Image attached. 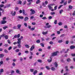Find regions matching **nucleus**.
Here are the masks:
<instances>
[{"mask_svg": "<svg viewBox=\"0 0 75 75\" xmlns=\"http://www.w3.org/2000/svg\"><path fill=\"white\" fill-rule=\"evenodd\" d=\"M46 26H45L44 27V28H50V27H51L50 25H49V23H47L46 24Z\"/></svg>", "mask_w": 75, "mask_h": 75, "instance_id": "nucleus-1", "label": "nucleus"}, {"mask_svg": "<svg viewBox=\"0 0 75 75\" xmlns=\"http://www.w3.org/2000/svg\"><path fill=\"white\" fill-rule=\"evenodd\" d=\"M57 52H58V51H57L56 52L52 53V57H54V56H57Z\"/></svg>", "mask_w": 75, "mask_h": 75, "instance_id": "nucleus-2", "label": "nucleus"}, {"mask_svg": "<svg viewBox=\"0 0 75 75\" xmlns=\"http://www.w3.org/2000/svg\"><path fill=\"white\" fill-rule=\"evenodd\" d=\"M34 48H35V46H34V45H33L32 46L31 48H30V51H33V50Z\"/></svg>", "mask_w": 75, "mask_h": 75, "instance_id": "nucleus-3", "label": "nucleus"}, {"mask_svg": "<svg viewBox=\"0 0 75 75\" xmlns=\"http://www.w3.org/2000/svg\"><path fill=\"white\" fill-rule=\"evenodd\" d=\"M17 40V44H21V38H18Z\"/></svg>", "mask_w": 75, "mask_h": 75, "instance_id": "nucleus-4", "label": "nucleus"}, {"mask_svg": "<svg viewBox=\"0 0 75 75\" xmlns=\"http://www.w3.org/2000/svg\"><path fill=\"white\" fill-rule=\"evenodd\" d=\"M16 14V11H14L13 13V11H11V14H12V16H15Z\"/></svg>", "mask_w": 75, "mask_h": 75, "instance_id": "nucleus-5", "label": "nucleus"}, {"mask_svg": "<svg viewBox=\"0 0 75 75\" xmlns=\"http://www.w3.org/2000/svg\"><path fill=\"white\" fill-rule=\"evenodd\" d=\"M30 11L32 12V13H30V14H35V11L33 10V9H31Z\"/></svg>", "mask_w": 75, "mask_h": 75, "instance_id": "nucleus-6", "label": "nucleus"}, {"mask_svg": "<svg viewBox=\"0 0 75 75\" xmlns=\"http://www.w3.org/2000/svg\"><path fill=\"white\" fill-rule=\"evenodd\" d=\"M75 46L73 45H71L70 47V48L71 50H74L75 49Z\"/></svg>", "mask_w": 75, "mask_h": 75, "instance_id": "nucleus-7", "label": "nucleus"}, {"mask_svg": "<svg viewBox=\"0 0 75 75\" xmlns=\"http://www.w3.org/2000/svg\"><path fill=\"white\" fill-rule=\"evenodd\" d=\"M48 31H46V32H42V34L43 35H46V34H48Z\"/></svg>", "mask_w": 75, "mask_h": 75, "instance_id": "nucleus-8", "label": "nucleus"}, {"mask_svg": "<svg viewBox=\"0 0 75 75\" xmlns=\"http://www.w3.org/2000/svg\"><path fill=\"white\" fill-rule=\"evenodd\" d=\"M7 23V21H1V24H4L6 23Z\"/></svg>", "mask_w": 75, "mask_h": 75, "instance_id": "nucleus-9", "label": "nucleus"}, {"mask_svg": "<svg viewBox=\"0 0 75 75\" xmlns=\"http://www.w3.org/2000/svg\"><path fill=\"white\" fill-rule=\"evenodd\" d=\"M16 72L17 74H21V73L20 72V70L18 69L16 70Z\"/></svg>", "mask_w": 75, "mask_h": 75, "instance_id": "nucleus-10", "label": "nucleus"}, {"mask_svg": "<svg viewBox=\"0 0 75 75\" xmlns=\"http://www.w3.org/2000/svg\"><path fill=\"white\" fill-rule=\"evenodd\" d=\"M28 19H29L28 18V17H25V18L24 21H28Z\"/></svg>", "mask_w": 75, "mask_h": 75, "instance_id": "nucleus-11", "label": "nucleus"}, {"mask_svg": "<svg viewBox=\"0 0 75 75\" xmlns=\"http://www.w3.org/2000/svg\"><path fill=\"white\" fill-rule=\"evenodd\" d=\"M54 65L56 68H57V67H58V63H57V62H55L54 63Z\"/></svg>", "mask_w": 75, "mask_h": 75, "instance_id": "nucleus-12", "label": "nucleus"}, {"mask_svg": "<svg viewBox=\"0 0 75 75\" xmlns=\"http://www.w3.org/2000/svg\"><path fill=\"white\" fill-rule=\"evenodd\" d=\"M21 27V25L20 24L18 25L17 26V27H18V29H20Z\"/></svg>", "mask_w": 75, "mask_h": 75, "instance_id": "nucleus-13", "label": "nucleus"}, {"mask_svg": "<svg viewBox=\"0 0 75 75\" xmlns=\"http://www.w3.org/2000/svg\"><path fill=\"white\" fill-rule=\"evenodd\" d=\"M38 72V71H37V70H35L34 72L33 73V74L34 75H35V74L37 73Z\"/></svg>", "mask_w": 75, "mask_h": 75, "instance_id": "nucleus-14", "label": "nucleus"}, {"mask_svg": "<svg viewBox=\"0 0 75 75\" xmlns=\"http://www.w3.org/2000/svg\"><path fill=\"white\" fill-rule=\"evenodd\" d=\"M4 55L3 54H0V58H3Z\"/></svg>", "mask_w": 75, "mask_h": 75, "instance_id": "nucleus-15", "label": "nucleus"}, {"mask_svg": "<svg viewBox=\"0 0 75 75\" xmlns=\"http://www.w3.org/2000/svg\"><path fill=\"white\" fill-rule=\"evenodd\" d=\"M51 69L52 70V71H54L55 70V68L54 67H52L51 68Z\"/></svg>", "mask_w": 75, "mask_h": 75, "instance_id": "nucleus-16", "label": "nucleus"}, {"mask_svg": "<svg viewBox=\"0 0 75 75\" xmlns=\"http://www.w3.org/2000/svg\"><path fill=\"white\" fill-rule=\"evenodd\" d=\"M18 18H20V19H23V18H24V17H23V16H18Z\"/></svg>", "mask_w": 75, "mask_h": 75, "instance_id": "nucleus-17", "label": "nucleus"}, {"mask_svg": "<svg viewBox=\"0 0 75 75\" xmlns=\"http://www.w3.org/2000/svg\"><path fill=\"white\" fill-rule=\"evenodd\" d=\"M5 38L6 40H7V39L8 38V36L7 35H5Z\"/></svg>", "mask_w": 75, "mask_h": 75, "instance_id": "nucleus-18", "label": "nucleus"}, {"mask_svg": "<svg viewBox=\"0 0 75 75\" xmlns=\"http://www.w3.org/2000/svg\"><path fill=\"white\" fill-rule=\"evenodd\" d=\"M30 71L31 72H33L34 71V69H30Z\"/></svg>", "mask_w": 75, "mask_h": 75, "instance_id": "nucleus-19", "label": "nucleus"}, {"mask_svg": "<svg viewBox=\"0 0 75 75\" xmlns=\"http://www.w3.org/2000/svg\"><path fill=\"white\" fill-rule=\"evenodd\" d=\"M38 62H40V63H42V61L40 59H38Z\"/></svg>", "mask_w": 75, "mask_h": 75, "instance_id": "nucleus-20", "label": "nucleus"}, {"mask_svg": "<svg viewBox=\"0 0 75 75\" xmlns=\"http://www.w3.org/2000/svg\"><path fill=\"white\" fill-rule=\"evenodd\" d=\"M63 11H64V10H63L62 9L60 11H59V13L60 14H61L63 12Z\"/></svg>", "mask_w": 75, "mask_h": 75, "instance_id": "nucleus-21", "label": "nucleus"}, {"mask_svg": "<svg viewBox=\"0 0 75 75\" xmlns=\"http://www.w3.org/2000/svg\"><path fill=\"white\" fill-rule=\"evenodd\" d=\"M8 28V27L5 26L3 27V29H4V30H6V28Z\"/></svg>", "mask_w": 75, "mask_h": 75, "instance_id": "nucleus-22", "label": "nucleus"}, {"mask_svg": "<svg viewBox=\"0 0 75 75\" xmlns=\"http://www.w3.org/2000/svg\"><path fill=\"white\" fill-rule=\"evenodd\" d=\"M72 6H71V5H69V9H72Z\"/></svg>", "mask_w": 75, "mask_h": 75, "instance_id": "nucleus-23", "label": "nucleus"}, {"mask_svg": "<svg viewBox=\"0 0 75 75\" xmlns=\"http://www.w3.org/2000/svg\"><path fill=\"white\" fill-rule=\"evenodd\" d=\"M25 47L26 48H29V47H30V46H29V45H28V44H26L25 45Z\"/></svg>", "mask_w": 75, "mask_h": 75, "instance_id": "nucleus-24", "label": "nucleus"}, {"mask_svg": "<svg viewBox=\"0 0 75 75\" xmlns=\"http://www.w3.org/2000/svg\"><path fill=\"white\" fill-rule=\"evenodd\" d=\"M17 38H20V34H18L17 35H16Z\"/></svg>", "mask_w": 75, "mask_h": 75, "instance_id": "nucleus-25", "label": "nucleus"}, {"mask_svg": "<svg viewBox=\"0 0 75 75\" xmlns=\"http://www.w3.org/2000/svg\"><path fill=\"white\" fill-rule=\"evenodd\" d=\"M4 52H5V53H8V51H7V50L5 49L4 50Z\"/></svg>", "mask_w": 75, "mask_h": 75, "instance_id": "nucleus-26", "label": "nucleus"}, {"mask_svg": "<svg viewBox=\"0 0 75 75\" xmlns=\"http://www.w3.org/2000/svg\"><path fill=\"white\" fill-rule=\"evenodd\" d=\"M46 68L47 69V70H50V67L48 66H46Z\"/></svg>", "mask_w": 75, "mask_h": 75, "instance_id": "nucleus-27", "label": "nucleus"}, {"mask_svg": "<svg viewBox=\"0 0 75 75\" xmlns=\"http://www.w3.org/2000/svg\"><path fill=\"white\" fill-rule=\"evenodd\" d=\"M5 36H6V35L4 34H2L1 35H0V37H5Z\"/></svg>", "mask_w": 75, "mask_h": 75, "instance_id": "nucleus-28", "label": "nucleus"}, {"mask_svg": "<svg viewBox=\"0 0 75 75\" xmlns=\"http://www.w3.org/2000/svg\"><path fill=\"white\" fill-rule=\"evenodd\" d=\"M48 18V20H51L52 19V17L51 16H49Z\"/></svg>", "mask_w": 75, "mask_h": 75, "instance_id": "nucleus-29", "label": "nucleus"}, {"mask_svg": "<svg viewBox=\"0 0 75 75\" xmlns=\"http://www.w3.org/2000/svg\"><path fill=\"white\" fill-rule=\"evenodd\" d=\"M62 40H59L58 41V42L59 43H61V42H62Z\"/></svg>", "mask_w": 75, "mask_h": 75, "instance_id": "nucleus-30", "label": "nucleus"}, {"mask_svg": "<svg viewBox=\"0 0 75 75\" xmlns=\"http://www.w3.org/2000/svg\"><path fill=\"white\" fill-rule=\"evenodd\" d=\"M18 47L19 48H20L21 47V45H20V44H18Z\"/></svg>", "mask_w": 75, "mask_h": 75, "instance_id": "nucleus-31", "label": "nucleus"}, {"mask_svg": "<svg viewBox=\"0 0 75 75\" xmlns=\"http://www.w3.org/2000/svg\"><path fill=\"white\" fill-rule=\"evenodd\" d=\"M62 6H63V5H60V6L58 7V9H60V8H61V7H62Z\"/></svg>", "mask_w": 75, "mask_h": 75, "instance_id": "nucleus-32", "label": "nucleus"}, {"mask_svg": "<svg viewBox=\"0 0 75 75\" xmlns=\"http://www.w3.org/2000/svg\"><path fill=\"white\" fill-rule=\"evenodd\" d=\"M23 14L24 15V14H25V10L24 9H23L22 10Z\"/></svg>", "mask_w": 75, "mask_h": 75, "instance_id": "nucleus-33", "label": "nucleus"}, {"mask_svg": "<svg viewBox=\"0 0 75 75\" xmlns=\"http://www.w3.org/2000/svg\"><path fill=\"white\" fill-rule=\"evenodd\" d=\"M64 1H65V0H62L61 2H60V4H62L64 3Z\"/></svg>", "mask_w": 75, "mask_h": 75, "instance_id": "nucleus-34", "label": "nucleus"}, {"mask_svg": "<svg viewBox=\"0 0 75 75\" xmlns=\"http://www.w3.org/2000/svg\"><path fill=\"white\" fill-rule=\"evenodd\" d=\"M47 61H48V62H51L52 61V59H48L47 60Z\"/></svg>", "mask_w": 75, "mask_h": 75, "instance_id": "nucleus-35", "label": "nucleus"}, {"mask_svg": "<svg viewBox=\"0 0 75 75\" xmlns=\"http://www.w3.org/2000/svg\"><path fill=\"white\" fill-rule=\"evenodd\" d=\"M55 14V13L54 12H51L50 13V14L51 15H54V14Z\"/></svg>", "mask_w": 75, "mask_h": 75, "instance_id": "nucleus-36", "label": "nucleus"}, {"mask_svg": "<svg viewBox=\"0 0 75 75\" xmlns=\"http://www.w3.org/2000/svg\"><path fill=\"white\" fill-rule=\"evenodd\" d=\"M48 7L49 8L50 10H51L52 8V7L50 6H48Z\"/></svg>", "mask_w": 75, "mask_h": 75, "instance_id": "nucleus-37", "label": "nucleus"}, {"mask_svg": "<svg viewBox=\"0 0 75 75\" xmlns=\"http://www.w3.org/2000/svg\"><path fill=\"white\" fill-rule=\"evenodd\" d=\"M40 45L43 47H44V44L43 43H40Z\"/></svg>", "mask_w": 75, "mask_h": 75, "instance_id": "nucleus-38", "label": "nucleus"}, {"mask_svg": "<svg viewBox=\"0 0 75 75\" xmlns=\"http://www.w3.org/2000/svg\"><path fill=\"white\" fill-rule=\"evenodd\" d=\"M37 43H40V40H38L36 41Z\"/></svg>", "mask_w": 75, "mask_h": 75, "instance_id": "nucleus-39", "label": "nucleus"}, {"mask_svg": "<svg viewBox=\"0 0 75 75\" xmlns=\"http://www.w3.org/2000/svg\"><path fill=\"white\" fill-rule=\"evenodd\" d=\"M4 72V70L3 69H1L0 71L1 73V72Z\"/></svg>", "mask_w": 75, "mask_h": 75, "instance_id": "nucleus-40", "label": "nucleus"}, {"mask_svg": "<svg viewBox=\"0 0 75 75\" xmlns=\"http://www.w3.org/2000/svg\"><path fill=\"white\" fill-rule=\"evenodd\" d=\"M67 4V1H66V2H65L64 4V6H66Z\"/></svg>", "mask_w": 75, "mask_h": 75, "instance_id": "nucleus-41", "label": "nucleus"}, {"mask_svg": "<svg viewBox=\"0 0 75 75\" xmlns=\"http://www.w3.org/2000/svg\"><path fill=\"white\" fill-rule=\"evenodd\" d=\"M67 62H69V61H71V59L70 58H68L67 59Z\"/></svg>", "mask_w": 75, "mask_h": 75, "instance_id": "nucleus-42", "label": "nucleus"}, {"mask_svg": "<svg viewBox=\"0 0 75 75\" xmlns=\"http://www.w3.org/2000/svg\"><path fill=\"white\" fill-rule=\"evenodd\" d=\"M16 52H19L20 51V49H17L16 50Z\"/></svg>", "mask_w": 75, "mask_h": 75, "instance_id": "nucleus-43", "label": "nucleus"}, {"mask_svg": "<svg viewBox=\"0 0 75 75\" xmlns=\"http://www.w3.org/2000/svg\"><path fill=\"white\" fill-rule=\"evenodd\" d=\"M25 53L26 54H28L29 52L27 50V51H25Z\"/></svg>", "mask_w": 75, "mask_h": 75, "instance_id": "nucleus-44", "label": "nucleus"}, {"mask_svg": "<svg viewBox=\"0 0 75 75\" xmlns=\"http://www.w3.org/2000/svg\"><path fill=\"white\" fill-rule=\"evenodd\" d=\"M71 55L72 57H75V54L71 53Z\"/></svg>", "mask_w": 75, "mask_h": 75, "instance_id": "nucleus-45", "label": "nucleus"}, {"mask_svg": "<svg viewBox=\"0 0 75 75\" xmlns=\"http://www.w3.org/2000/svg\"><path fill=\"white\" fill-rule=\"evenodd\" d=\"M31 30V31H33V30H35V28H31L30 29Z\"/></svg>", "mask_w": 75, "mask_h": 75, "instance_id": "nucleus-46", "label": "nucleus"}, {"mask_svg": "<svg viewBox=\"0 0 75 75\" xmlns=\"http://www.w3.org/2000/svg\"><path fill=\"white\" fill-rule=\"evenodd\" d=\"M12 49V47L10 46L8 48V50H11Z\"/></svg>", "mask_w": 75, "mask_h": 75, "instance_id": "nucleus-47", "label": "nucleus"}, {"mask_svg": "<svg viewBox=\"0 0 75 75\" xmlns=\"http://www.w3.org/2000/svg\"><path fill=\"white\" fill-rule=\"evenodd\" d=\"M64 36H65V34H63L60 36V37H64Z\"/></svg>", "mask_w": 75, "mask_h": 75, "instance_id": "nucleus-48", "label": "nucleus"}, {"mask_svg": "<svg viewBox=\"0 0 75 75\" xmlns=\"http://www.w3.org/2000/svg\"><path fill=\"white\" fill-rule=\"evenodd\" d=\"M22 3V1H19L18 4H21V3Z\"/></svg>", "mask_w": 75, "mask_h": 75, "instance_id": "nucleus-49", "label": "nucleus"}, {"mask_svg": "<svg viewBox=\"0 0 75 75\" xmlns=\"http://www.w3.org/2000/svg\"><path fill=\"white\" fill-rule=\"evenodd\" d=\"M8 42V44H11V42H10V40H7Z\"/></svg>", "mask_w": 75, "mask_h": 75, "instance_id": "nucleus-50", "label": "nucleus"}, {"mask_svg": "<svg viewBox=\"0 0 75 75\" xmlns=\"http://www.w3.org/2000/svg\"><path fill=\"white\" fill-rule=\"evenodd\" d=\"M62 24L61 22H59L58 23V25H62Z\"/></svg>", "mask_w": 75, "mask_h": 75, "instance_id": "nucleus-51", "label": "nucleus"}, {"mask_svg": "<svg viewBox=\"0 0 75 75\" xmlns=\"http://www.w3.org/2000/svg\"><path fill=\"white\" fill-rule=\"evenodd\" d=\"M4 7V5L1 4L0 5V7Z\"/></svg>", "mask_w": 75, "mask_h": 75, "instance_id": "nucleus-52", "label": "nucleus"}, {"mask_svg": "<svg viewBox=\"0 0 75 75\" xmlns=\"http://www.w3.org/2000/svg\"><path fill=\"white\" fill-rule=\"evenodd\" d=\"M40 1H37L36 2V4H38L39 3H40Z\"/></svg>", "mask_w": 75, "mask_h": 75, "instance_id": "nucleus-53", "label": "nucleus"}, {"mask_svg": "<svg viewBox=\"0 0 75 75\" xmlns=\"http://www.w3.org/2000/svg\"><path fill=\"white\" fill-rule=\"evenodd\" d=\"M12 65L13 67H15L16 66V64L14 63H13Z\"/></svg>", "mask_w": 75, "mask_h": 75, "instance_id": "nucleus-54", "label": "nucleus"}, {"mask_svg": "<svg viewBox=\"0 0 75 75\" xmlns=\"http://www.w3.org/2000/svg\"><path fill=\"white\" fill-rule=\"evenodd\" d=\"M0 64L1 65H2V64H3V61H1L0 62Z\"/></svg>", "mask_w": 75, "mask_h": 75, "instance_id": "nucleus-55", "label": "nucleus"}, {"mask_svg": "<svg viewBox=\"0 0 75 75\" xmlns=\"http://www.w3.org/2000/svg\"><path fill=\"white\" fill-rule=\"evenodd\" d=\"M64 28H68V26L67 25H64Z\"/></svg>", "mask_w": 75, "mask_h": 75, "instance_id": "nucleus-56", "label": "nucleus"}, {"mask_svg": "<svg viewBox=\"0 0 75 75\" xmlns=\"http://www.w3.org/2000/svg\"><path fill=\"white\" fill-rule=\"evenodd\" d=\"M57 34H60V33H61V32L60 31H57Z\"/></svg>", "mask_w": 75, "mask_h": 75, "instance_id": "nucleus-57", "label": "nucleus"}, {"mask_svg": "<svg viewBox=\"0 0 75 75\" xmlns=\"http://www.w3.org/2000/svg\"><path fill=\"white\" fill-rule=\"evenodd\" d=\"M24 25H25V27H27V24L25 23H24Z\"/></svg>", "mask_w": 75, "mask_h": 75, "instance_id": "nucleus-58", "label": "nucleus"}, {"mask_svg": "<svg viewBox=\"0 0 75 75\" xmlns=\"http://www.w3.org/2000/svg\"><path fill=\"white\" fill-rule=\"evenodd\" d=\"M42 19L43 20H45V19H47V18L46 17H44L42 18Z\"/></svg>", "mask_w": 75, "mask_h": 75, "instance_id": "nucleus-59", "label": "nucleus"}, {"mask_svg": "<svg viewBox=\"0 0 75 75\" xmlns=\"http://www.w3.org/2000/svg\"><path fill=\"white\" fill-rule=\"evenodd\" d=\"M10 6H11L10 4H9V5H7L6 6V7H10Z\"/></svg>", "mask_w": 75, "mask_h": 75, "instance_id": "nucleus-60", "label": "nucleus"}, {"mask_svg": "<svg viewBox=\"0 0 75 75\" xmlns=\"http://www.w3.org/2000/svg\"><path fill=\"white\" fill-rule=\"evenodd\" d=\"M47 49L48 50H50V49H51V46H48L47 47Z\"/></svg>", "mask_w": 75, "mask_h": 75, "instance_id": "nucleus-61", "label": "nucleus"}, {"mask_svg": "<svg viewBox=\"0 0 75 75\" xmlns=\"http://www.w3.org/2000/svg\"><path fill=\"white\" fill-rule=\"evenodd\" d=\"M50 44H53V42L52 41H51L49 42Z\"/></svg>", "mask_w": 75, "mask_h": 75, "instance_id": "nucleus-62", "label": "nucleus"}, {"mask_svg": "<svg viewBox=\"0 0 75 75\" xmlns=\"http://www.w3.org/2000/svg\"><path fill=\"white\" fill-rule=\"evenodd\" d=\"M69 74L68 73L66 72V73L64 74V75H68Z\"/></svg>", "mask_w": 75, "mask_h": 75, "instance_id": "nucleus-63", "label": "nucleus"}, {"mask_svg": "<svg viewBox=\"0 0 75 75\" xmlns=\"http://www.w3.org/2000/svg\"><path fill=\"white\" fill-rule=\"evenodd\" d=\"M39 75H42V72H41L39 74Z\"/></svg>", "mask_w": 75, "mask_h": 75, "instance_id": "nucleus-64", "label": "nucleus"}]
</instances>
